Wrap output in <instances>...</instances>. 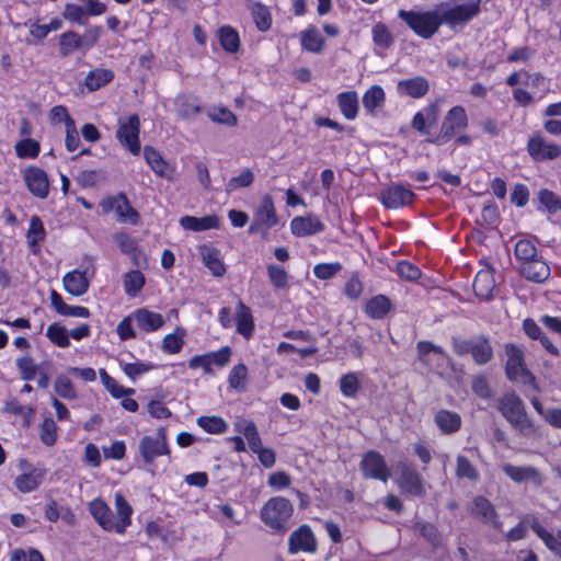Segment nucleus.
<instances>
[{"instance_id":"obj_1","label":"nucleus","mask_w":561,"mask_h":561,"mask_svg":"<svg viewBox=\"0 0 561 561\" xmlns=\"http://www.w3.org/2000/svg\"><path fill=\"white\" fill-rule=\"evenodd\" d=\"M496 409L502 416L523 436L536 434L537 427L528 417L525 403L514 391L505 392L496 400Z\"/></svg>"},{"instance_id":"obj_2","label":"nucleus","mask_w":561,"mask_h":561,"mask_svg":"<svg viewBox=\"0 0 561 561\" xmlns=\"http://www.w3.org/2000/svg\"><path fill=\"white\" fill-rule=\"evenodd\" d=\"M435 10L439 24L455 30L457 26H463L480 13L481 0H469L463 3L448 0L442 2Z\"/></svg>"},{"instance_id":"obj_3","label":"nucleus","mask_w":561,"mask_h":561,"mask_svg":"<svg viewBox=\"0 0 561 561\" xmlns=\"http://www.w3.org/2000/svg\"><path fill=\"white\" fill-rule=\"evenodd\" d=\"M294 512L291 503L283 497L275 496L270 499L261 510V519L273 530L286 533L287 522Z\"/></svg>"},{"instance_id":"obj_4","label":"nucleus","mask_w":561,"mask_h":561,"mask_svg":"<svg viewBox=\"0 0 561 561\" xmlns=\"http://www.w3.org/2000/svg\"><path fill=\"white\" fill-rule=\"evenodd\" d=\"M453 350L459 356L470 354L479 366L488 364L493 358V347L485 335H476L471 339L453 337Z\"/></svg>"},{"instance_id":"obj_5","label":"nucleus","mask_w":561,"mask_h":561,"mask_svg":"<svg viewBox=\"0 0 561 561\" xmlns=\"http://www.w3.org/2000/svg\"><path fill=\"white\" fill-rule=\"evenodd\" d=\"M398 15L416 35L425 39L431 38L440 26L436 10L426 12L400 10Z\"/></svg>"},{"instance_id":"obj_6","label":"nucleus","mask_w":561,"mask_h":561,"mask_svg":"<svg viewBox=\"0 0 561 561\" xmlns=\"http://www.w3.org/2000/svg\"><path fill=\"white\" fill-rule=\"evenodd\" d=\"M467 125L468 117L465 108L460 105L454 106L444 117L438 135L427 138L426 141L436 146L444 145L453 138L457 130L466 128Z\"/></svg>"},{"instance_id":"obj_7","label":"nucleus","mask_w":561,"mask_h":561,"mask_svg":"<svg viewBox=\"0 0 561 561\" xmlns=\"http://www.w3.org/2000/svg\"><path fill=\"white\" fill-rule=\"evenodd\" d=\"M278 224L274 202L271 195H265L257 209L254 213L253 221L249 228V233L262 232L266 234L267 231Z\"/></svg>"},{"instance_id":"obj_8","label":"nucleus","mask_w":561,"mask_h":561,"mask_svg":"<svg viewBox=\"0 0 561 561\" xmlns=\"http://www.w3.org/2000/svg\"><path fill=\"white\" fill-rule=\"evenodd\" d=\"M139 130L140 121L137 114H131L127 121H118L116 138L133 154L140 152Z\"/></svg>"},{"instance_id":"obj_9","label":"nucleus","mask_w":561,"mask_h":561,"mask_svg":"<svg viewBox=\"0 0 561 561\" xmlns=\"http://www.w3.org/2000/svg\"><path fill=\"white\" fill-rule=\"evenodd\" d=\"M138 448L147 465L151 463L159 456L169 455L170 450L167 444L165 428H158L154 436H144L139 442Z\"/></svg>"},{"instance_id":"obj_10","label":"nucleus","mask_w":561,"mask_h":561,"mask_svg":"<svg viewBox=\"0 0 561 561\" xmlns=\"http://www.w3.org/2000/svg\"><path fill=\"white\" fill-rule=\"evenodd\" d=\"M360 470L364 478L381 480L382 482H387L391 476L383 457L374 450L365 454L360 462Z\"/></svg>"},{"instance_id":"obj_11","label":"nucleus","mask_w":561,"mask_h":561,"mask_svg":"<svg viewBox=\"0 0 561 561\" xmlns=\"http://www.w3.org/2000/svg\"><path fill=\"white\" fill-rule=\"evenodd\" d=\"M527 151L536 161L553 160L561 156V147L552 142H547L540 133H536L529 137Z\"/></svg>"},{"instance_id":"obj_12","label":"nucleus","mask_w":561,"mask_h":561,"mask_svg":"<svg viewBox=\"0 0 561 561\" xmlns=\"http://www.w3.org/2000/svg\"><path fill=\"white\" fill-rule=\"evenodd\" d=\"M507 362L505 365V374L507 379L515 381L518 378L525 377L534 380L533 375L528 371L524 364V354L520 348L514 344H507L505 347Z\"/></svg>"},{"instance_id":"obj_13","label":"nucleus","mask_w":561,"mask_h":561,"mask_svg":"<svg viewBox=\"0 0 561 561\" xmlns=\"http://www.w3.org/2000/svg\"><path fill=\"white\" fill-rule=\"evenodd\" d=\"M288 551L293 554L300 551L308 553L317 551V540L308 525H301L290 534L288 538Z\"/></svg>"},{"instance_id":"obj_14","label":"nucleus","mask_w":561,"mask_h":561,"mask_svg":"<svg viewBox=\"0 0 561 561\" xmlns=\"http://www.w3.org/2000/svg\"><path fill=\"white\" fill-rule=\"evenodd\" d=\"M24 182L28 191L37 198L44 199L49 194V180L47 173L38 167H28L24 170Z\"/></svg>"},{"instance_id":"obj_15","label":"nucleus","mask_w":561,"mask_h":561,"mask_svg":"<svg viewBox=\"0 0 561 561\" xmlns=\"http://www.w3.org/2000/svg\"><path fill=\"white\" fill-rule=\"evenodd\" d=\"M414 193L401 185L391 184L381 192V202L386 208L397 209L412 203Z\"/></svg>"},{"instance_id":"obj_16","label":"nucleus","mask_w":561,"mask_h":561,"mask_svg":"<svg viewBox=\"0 0 561 561\" xmlns=\"http://www.w3.org/2000/svg\"><path fill=\"white\" fill-rule=\"evenodd\" d=\"M400 471L399 486L407 493L420 496L424 493V488L420 473L409 462L398 465Z\"/></svg>"},{"instance_id":"obj_17","label":"nucleus","mask_w":561,"mask_h":561,"mask_svg":"<svg viewBox=\"0 0 561 561\" xmlns=\"http://www.w3.org/2000/svg\"><path fill=\"white\" fill-rule=\"evenodd\" d=\"M103 207L106 211L114 209L121 222L137 224L139 219L138 211L130 205L125 194H118L108 199L106 203H103Z\"/></svg>"},{"instance_id":"obj_18","label":"nucleus","mask_w":561,"mask_h":561,"mask_svg":"<svg viewBox=\"0 0 561 561\" xmlns=\"http://www.w3.org/2000/svg\"><path fill=\"white\" fill-rule=\"evenodd\" d=\"M430 91V82L423 76H415L409 79L400 80L397 84L399 95L412 99H421Z\"/></svg>"},{"instance_id":"obj_19","label":"nucleus","mask_w":561,"mask_h":561,"mask_svg":"<svg viewBox=\"0 0 561 561\" xmlns=\"http://www.w3.org/2000/svg\"><path fill=\"white\" fill-rule=\"evenodd\" d=\"M503 472L512 479L516 483H523L526 481H531L536 485H541L542 478L538 469L531 466H514L511 463H505L502 467Z\"/></svg>"},{"instance_id":"obj_20","label":"nucleus","mask_w":561,"mask_h":561,"mask_svg":"<svg viewBox=\"0 0 561 561\" xmlns=\"http://www.w3.org/2000/svg\"><path fill=\"white\" fill-rule=\"evenodd\" d=\"M472 514L480 518L484 524H490L494 528L501 527V522L497 519L496 511L493 504L484 496L478 495L473 499Z\"/></svg>"},{"instance_id":"obj_21","label":"nucleus","mask_w":561,"mask_h":561,"mask_svg":"<svg viewBox=\"0 0 561 561\" xmlns=\"http://www.w3.org/2000/svg\"><path fill=\"white\" fill-rule=\"evenodd\" d=\"M519 272L526 279L535 283H543L550 276V267L538 257L522 262Z\"/></svg>"},{"instance_id":"obj_22","label":"nucleus","mask_w":561,"mask_h":561,"mask_svg":"<svg viewBox=\"0 0 561 561\" xmlns=\"http://www.w3.org/2000/svg\"><path fill=\"white\" fill-rule=\"evenodd\" d=\"M89 511L95 522L106 531L115 530V519L110 506L101 499L89 504Z\"/></svg>"},{"instance_id":"obj_23","label":"nucleus","mask_w":561,"mask_h":561,"mask_svg":"<svg viewBox=\"0 0 561 561\" xmlns=\"http://www.w3.org/2000/svg\"><path fill=\"white\" fill-rule=\"evenodd\" d=\"M495 288L494 270L486 266L478 272L473 282V290L476 295L483 299H489L493 295Z\"/></svg>"},{"instance_id":"obj_24","label":"nucleus","mask_w":561,"mask_h":561,"mask_svg":"<svg viewBox=\"0 0 561 561\" xmlns=\"http://www.w3.org/2000/svg\"><path fill=\"white\" fill-rule=\"evenodd\" d=\"M293 234L305 237L316 234L324 229V225L316 216L296 217L290 222Z\"/></svg>"},{"instance_id":"obj_25","label":"nucleus","mask_w":561,"mask_h":561,"mask_svg":"<svg viewBox=\"0 0 561 561\" xmlns=\"http://www.w3.org/2000/svg\"><path fill=\"white\" fill-rule=\"evenodd\" d=\"M131 318L136 325L145 332L156 331L164 324V319L160 313L149 311L148 309L136 310Z\"/></svg>"},{"instance_id":"obj_26","label":"nucleus","mask_w":561,"mask_h":561,"mask_svg":"<svg viewBox=\"0 0 561 561\" xmlns=\"http://www.w3.org/2000/svg\"><path fill=\"white\" fill-rule=\"evenodd\" d=\"M62 284L65 290L76 297L84 295L90 285L85 273L78 270L67 273L62 278Z\"/></svg>"},{"instance_id":"obj_27","label":"nucleus","mask_w":561,"mask_h":561,"mask_svg":"<svg viewBox=\"0 0 561 561\" xmlns=\"http://www.w3.org/2000/svg\"><path fill=\"white\" fill-rule=\"evenodd\" d=\"M45 473L44 469L32 468L28 472L19 474L14 479V485L20 492L30 493L42 484Z\"/></svg>"},{"instance_id":"obj_28","label":"nucleus","mask_w":561,"mask_h":561,"mask_svg":"<svg viewBox=\"0 0 561 561\" xmlns=\"http://www.w3.org/2000/svg\"><path fill=\"white\" fill-rule=\"evenodd\" d=\"M144 158L152 171L160 178L170 179L172 169L169 163L162 158L161 153L153 147L146 146L144 148Z\"/></svg>"},{"instance_id":"obj_29","label":"nucleus","mask_w":561,"mask_h":561,"mask_svg":"<svg viewBox=\"0 0 561 561\" xmlns=\"http://www.w3.org/2000/svg\"><path fill=\"white\" fill-rule=\"evenodd\" d=\"M220 220L216 215L205 217L184 216L180 219V225L185 230L204 231L219 228Z\"/></svg>"},{"instance_id":"obj_30","label":"nucleus","mask_w":561,"mask_h":561,"mask_svg":"<svg viewBox=\"0 0 561 561\" xmlns=\"http://www.w3.org/2000/svg\"><path fill=\"white\" fill-rule=\"evenodd\" d=\"M435 424L444 434H453L460 430L462 421L457 412L442 409L434 417Z\"/></svg>"},{"instance_id":"obj_31","label":"nucleus","mask_w":561,"mask_h":561,"mask_svg":"<svg viewBox=\"0 0 561 561\" xmlns=\"http://www.w3.org/2000/svg\"><path fill=\"white\" fill-rule=\"evenodd\" d=\"M115 507L118 520L115 522V531L124 534L131 524L133 507L121 493L115 494Z\"/></svg>"},{"instance_id":"obj_32","label":"nucleus","mask_w":561,"mask_h":561,"mask_svg":"<svg viewBox=\"0 0 561 561\" xmlns=\"http://www.w3.org/2000/svg\"><path fill=\"white\" fill-rule=\"evenodd\" d=\"M236 317L237 332L245 339H250L253 334L254 321L250 308L241 300L238 301Z\"/></svg>"},{"instance_id":"obj_33","label":"nucleus","mask_w":561,"mask_h":561,"mask_svg":"<svg viewBox=\"0 0 561 561\" xmlns=\"http://www.w3.org/2000/svg\"><path fill=\"white\" fill-rule=\"evenodd\" d=\"M337 105L346 119H354L358 113V96L355 91H346L337 94Z\"/></svg>"},{"instance_id":"obj_34","label":"nucleus","mask_w":561,"mask_h":561,"mask_svg":"<svg viewBox=\"0 0 561 561\" xmlns=\"http://www.w3.org/2000/svg\"><path fill=\"white\" fill-rule=\"evenodd\" d=\"M530 528L545 542L549 550L561 556V531L556 536L552 535L541 526L538 519H534L530 523Z\"/></svg>"},{"instance_id":"obj_35","label":"nucleus","mask_w":561,"mask_h":561,"mask_svg":"<svg viewBox=\"0 0 561 561\" xmlns=\"http://www.w3.org/2000/svg\"><path fill=\"white\" fill-rule=\"evenodd\" d=\"M391 309V301L385 295H377L368 300L365 311L371 319H382Z\"/></svg>"},{"instance_id":"obj_36","label":"nucleus","mask_w":561,"mask_h":561,"mask_svg":"<svg viewBox=\"0 0 561 561\" xmlns=\"http://www.w3.org/2000/svg\"><path fill=\"white\" fill-rule=\"evenodd\" d=\"M113 78L114 72L111 69L96 68L87 75L85 87L90 92H93L110 83Z\"/></svg>"},{"instance_id":"obj_37","label":"nucleus","mask_w":561,"mask_h":561,"mask_svg":"<svg viewBox=\"0 0 561 561\" xmlns=\"http://www.w3.org/2000/svg\"><path fill=\"white\" fill-rule=\"evenodd\" d=\"M364 108L373 114L376 108L382 107L386 102V94L383 89L378 85H371L363 95Z\"/></svg>"},{"instance_id":"obj_38","label":"nucleus","mask_w":561,"mask_h":561,"mask_svg":"<svg viewBox=\"0 0 561 561\" xmlns=\"http://www.w3.org/2000/svg\"><path fill=\"white\" fill-rule=\"evenodd\" d=\"M300 42L304 49L313 54H320L324 47V38L316 27L301 32Z\"/></svg>"},{"instance_id":"obj_39","label":"nucleus","mask_w":561,"mask_h":561,"mask_svg":"<svg viewBox=\"0 0 561 561\" xmlns=\"http://www.w3.org/2000/svg\"><path fill=\"white\" fill-rule=\"evenodd\" d=\"M202 256L204 264L210 270L214 276H222L226 272L225 265L222 264L219 255V251L211 248H203Z\"/></svg>"},{"instance_id":"obj_40","label":"nucleus","mask_w":561,"mask_h":561,"mask_svg":"<svg viewBox=\"0 0 561 561\" xmlns=\"http://www.w3.org/2000/svg\"><path fill=\"white\" fill-rule=\"evenodd\" d=\"M46 231L43 221L38 216H33L30 221V228L26 233V239L30 248L35 252V248L45 239Z\"/></svg>"},{"instance_id":"obj_41","label":"nucleus","mask_w":561,"mask_h":561,"mask_svg":"<svg viewBox=\"0 0 561 561\" xmlns=\"http://www.w3.org/2000/svg\"><path fill=\"white\" fill-rule=\"evenodd\" d=\"M251 13L259 31L266 32L271 28L272 15L267 7L263 5L260 2H255L251 7Z\"/></svg>"},{"instance_id":"obj_42","label":"nucleus","mask_w":561,"mask_h":561,"mask_svg":"<svg viewBox=\"0 0 561 561\" xmlns=\"http://www.w3.org/2000/svg\"><path fill=\"white\" fill-rule=\"evenodd\" d=\"M58 45L61 57L69 56L76 49H82L80 35L72 31L62 33L59 37Z\"/></svg>"},{"instance_id":"obj_43","label":"nucleus","mask_w":561,"mask_h":561,"mask_svg":"<svg viewBox=\"0 0 561 561\" xmlns=\"http://www.w3.org/2000/svg\"><path fill=\"white\" fill-rule=\"evenodd\" d=\"M145 277L139 271H130L124 276V288L128 296L135 297L144 287Z\"/></svg>"},{"instance_id":"obj_44","label":"nucleus","mask_w":561,"mask_h":561,"mask_svg":"<svg viewBox=\"0 0 561 561\" xmlns=\"http://www.w3.org/2000/svg\"><path fill=\"white\" fill-rule=\"evenodd\" d=\"M54 390L59 397L67 400L77 399L78 397L72 381L66 375H59L56 377Z\"/></svg>"},{"instance_id":"obj_45","label":"nucleus","mask_w":561,"mask_h":561,"mask_svg":"<svg viewBox=\"0 0 561 561\" xmlns=\"http://www.w3.org/2000/svg\"><path fill=\"white\" fill-rule=\"evenodd\" d=\"M15 365L21 374V378L26 381L33 380L41 368V365L34 364L31 355L19 357Z\"/></svg>"},{"instance_id":"obj_46","label":"nucleus","mask_w":561,"mask_h":561,"mask_svg":"<svg viewBox=\"0 0 561 561\" xmlns=\"http://www.w3.org/2000/svg\"><path fill=\"white\" fill-rule=\"evenodd\" d=\"M221 46L229 53H236L240 46V39L237 31L230 26H222L219 31Z\"/></svg>"},{"instance_id":"obj_47","label":"nucleus","mask_w":561,"mask_h":561,"mask_svg":"<svg viewBox=\"0 0 561 561\" xmlns=\"http://www.w3.org/2000/svg\"><path fill=\"white\" fill-rule=\"evenodd\" d=\"M271 284L276 289H286L288 287V273L276 264H270L266 267Z\"/></svg>"},{"instance_id":"obj_48","label":"nucleus","mask_w":561,"mask_h":561,"mask_svg":"<svg viewBox=\"0 0 561 561\" xmlns=\"http://www.w3.org/2000/svg\"><path fill=\"white\" fill-rule=\"evenodd\" d=\"M254 179V173L250 169H245L240 175L233 176L227 182L225 191L230 194L241 187H249L253 184Z\"/></svg>"},{"instance_id":"obj_49","label":"nucleus","mask_w":561,"mask_h":561,"mask_svg":"<svg viewBox=\"0 0 561 561\" xmlns=\"http://www.w3.org/2000/svg\"><path fill=\"white\" fill-rule=\"evenodd\" d=\"M247 377V366L244 364L236 365L229 374V386L239 392H243L245 390Z\"/></svg>"},{"instance_id":"obj_50","label":"nucleus","mask_w":561,"mask_h":561,"mask_svg":"<svg viewBox=\"0 0 561 561\" xmlns=\"http://www.w3.org/2000/svg\"><path fill=\"white\" fill-rule=\"evenodd\" d=\"M456 476L460 479L477 481L479 479L478 470L472 466L469 459L462 455H458L456 463Z\"/></svg>"},{"instance_id":"obj_51","label":"nucleus","mask_w":561,"mask_h":561,"mask_svg":"<svg viewBox=\"0 0 561 561\" xmlns=\"http://www.w3.org/2000/svg\"><path fill=\"white\" fill-rule=\"evenodd\" d=\"M371 34L375 45L381 48L387 49L393 44V36L383 23L375 24Z\"/></svg>"},{"instance_id":"obj_52","label":"nucleus","mask_w":561,"mask_h":561,"mask_svg":"<svg viewBox=\"0 0 561 561\" xmlns=\"http://www.w3.org/2000/svg\"><path fill=\"white\" fill-rule=\"evenodd\" d=\"M471 390L477 397H479L483 400H490L494 396V392H493L486 377L483 375H478V376L472 377Z\"/></svg>"},{"instance_id":"obj_53","label":"nucleus","mask_w":561,"mask_h":561,"mask_svg":"<svg viewBox=\"0 0 561 561\" xmlns=\"http://www.w3.org/2000/svg\"><path fill=\"white\" fill-rule=\"evenodd\" d=\"M197 424L211 434L225 433L228 427L227 423L219 416H201L197 419Z\"/></svg>"},{"instance_id":"obj_54","label":"nucleus","mask_w":561,"mask_h":561,"mask_svg":"<svg viewBox=\"0 0 561 561\" xmlns=\"http://www.w3.org/2000/svg\"><path fill=\"white\" fill-rule=\"evenodd\" d=\"M14 148L20 158H36L41 150L39 144L32 138L20 140Z\"/></svg>"},{"instance_id":"obj_55","label":"nucleus","mask_w":561,"mask_h":561,"mask_svg":"<svg viewBox=\"0 0 561 561\" xmlns=\"http://www.w3.org/2000/svg\"><path fill=\"white\" fill-rule=\"evenodd\" d=\"M47 337L59 347H68L70 345L67 330L58 323H53L46 332Z\"/></svg>"},{"instance_id":"obj_56","label":"nucleus","mask_w":561,"mask_h":561,"mask_svg":"<svg viewBox=\"0 0 561 561\" xmlns=\"http://www.w3.org/2000/svg\"><path fill=\"white\" fill-rule=\"evenodd\" d=\"M515 255L522 262L530 261L537 257V249L529 240L522 239L515 245Z\"/></svg>"},{"instance_id":"obj_57","label":"nucleus","mask_w":561,"mask_h":561,"mask_svg":"<svg viewBox=\"0 0 561 561\" xmlns=\"http://www.w3.org/2000/svg\"><path fill=\"white\" fill-rule=\"evenodd\" d=\"M208 117L215 123L225 124L227 126H234L237 124L236 115L226 107L210 110Z\"/></svg>"},{"instance_id":"obj_58","label":"nucleus","mask_w":561,"mask_h":561,"mask_svg":"<svg viewBox=\"0 0 561 561\" xmlns=\"http://www.w3.org/2000/svg\"><path fill=\"white\" fill-rule=\"evenodd\" d=\"M175 103L179 115L184 119L192 118L201 112L199 105L191 102L186 96H179Z\"/></svg>"},{"instance_id":"obj_59","label":"nucleus","mask_w":561,"mask_h":561,"mask_svg":"<svg viewBox=\"0 0 561 561\" xmlns=\"http://www.w3.org/2000/svg\"><path fill=\"white\" fill-rule=\"evenodd\" d=\"M57 426L53 419L47 417L41 426V439L46 446H53L57 439Z\"/></svg>"},{"instance_id":"obj_60","label":"nucleus","mask_w":561,"mask_h":561,"mask_svg":"<svg viewBox=\"0 0 561 561\" xmlns=\"http://www.w3.org/2000/svg\"><path fill=\"white\" fill-rule=\"evenodd\" d=\"M538 199L551 214L561 209V201L553 192L547 188H542L539 191Z\"/></svg>"},{"instance_id":"obj_61","label":"nucleus","mask_w":561,"mask_h":561,"mask_svg":"<svg viewBox=\"0 0 561 561\" xmlns=\"http://www.w3.org/2000/svg\"><path fill=\"white\" fill-rule=\"evenodd\" d=\"M243 435L247 438L249 447L252 451L259 450L260 447H262L261 437L259 435L256 425L253 422H244Z\"/></svg>"},{"instance_id":"obj_62","label":"nucleus","mask_w":561,"mask_h":561,"mask_svg":"<svg viewBox=\"0 0 561 561\" xmlns=\"http://www.w3.org/2000/svg\"><path fill=\"white\" fill-rule=\"evenodd\" d=\"M396 271L401 278L410 282L416 280L421 276L420 268L408 261L399 262L397 264Z\"/></svg>"},{"instance_id":"obj_63","label":"nucleus","mask_w":561,"mask_h":561,"mask_svg":"<svg viewBox=\"0 0 561 561\" xmlns=\"http://www.w3.org/2000/svg\"><path fill=\"white\" fill-rule=\"evenodd\" d=\"M340 389L346 397H353L359 389V382L355 374L344 375L340 380Z\"/></svg>"},{"instance_id":"obj_64","label":"nucleus","mask_w":561,"mask_h":561,"mask_svg":"<svg viewBox=\"0 0 561 561\" xmlns=\"http://www.w3.org/2000/svg\"><path fill=\"white\" fill-rule=\"evenodd\" d=\"M11 561H45L42 553L35 549H16L12 552Z\"/></svg>"}]
</instances>
